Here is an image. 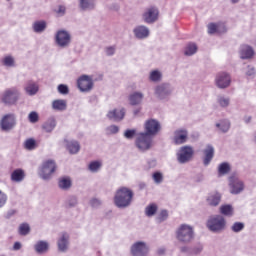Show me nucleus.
<instances>
[{
  "label": "nucleus",
  "mask_w": 256,
  "mask_h": 256,
  "mask_svg": "<svg viewBox=\"0 0 256 256\" xmlns=\"http://www.w3.org/2000/svg\"><path fill=\"white\" fill-rule=\"evenodd\" d=\"M72 185L73 182L69 176H63L58 179V187L62 191H69Z\"/></svg>",
  "instance_id": "nucleus-25"
},
{
  "label": "nucleus",
  "mask_w": 256,
  "mask_h": 256,
  "mask_svg": "<svg viewBox=\"0 0 256 256\" xmlns=\"http://www.w3.org/2000/svg\"><path fill=\"white\" fill-rule=\"evenodd\" d=\"M81 11H93L95 9V0H79Z\"/></svg>",
  "instance_id": "nucleus-30"
},
{
  "label": "nucleus",
  "mask_w": 256,
  "mask_h": 256,
  "mask_svg": "<svg viewBox=\"0 0 256 256\" xmlns=\"http://www.w3.org/2000/svg\"><path fill=\"white\" fill-rule=\"evenodd\" d=\"M52 109L54 111H66L67 110V100L57 99L52 102Z\"/></svg>",
  "instance_id": "nucleus-32"
},
{
  "label": "nucleus",
  "mask_w": 256,
  "mask_h": 256,
  "mask_svg": "<svg viewBox=\"0 0 256 256\" xmlns=\"http://www.w3.org/2000/svg\"><path fill=\"white\" fill-rule=\"evenodd\" d=\"M163 79V74L159 70H153L150 72L149 80L152 81V83H159Z\"/></svg>",
  "instance_id": "nucleus-41"
},
{
  "label": "nucleus",
  "mask_w": 256,
  "mask_h": 256,
  "mask_svg": "<svg viewBox=\"0 0 256 256\" xmlns=\"http://www.w3.org/2000/svg\"><path fill=\"white\" fill-rule=\"evenodd\" d=\"M206 227L212 233H221L225 231V227H227V220L221 214L212 215L206 222Z\"/></svg>",
  "instance_id": "nucleus-3"
},
{
  "label": "nucleus",
  "mask_w": 256,
  "mask_h": 256,
  "mask_svg": "<svg viewBox=\"0 0 256 256\" xmlns=\"http://www.w3.org/2000/svg\"><path fill=\"white\" fill-rule=\"evenodd\" d=\"M54 13H56L58 17H65V13H67V7L59 5L56 9H54Z\"/></svg>",
  "instance_id": "nucleus-54"
},
{
  "label": "nucleus",
  "mask_w": 256,
  "mask_h": 256,
  "mask_svg": "<svg viewBox=\"0 0 256 256\" xmlns=\"http://www.w3.org/2000/svg\"><path fill=\"white\" fill-rule=\"evenodd\" d=\"M142 19L145 23H155L159 19V9L157 7H149L142 15Z\"/></svg>",
  "instance_id": "nucleus-16"
},
{
  "label": "nucleus",
  "mask_w": 256,
  "mask_h": 256,
  "mask_svg": "<svg viewBox=\"0 0 256 256\" xmlns=\"http://www.w3.org/2000/svg\"><path fill=\"white\" fill-rule=\"evenodd\" d=\"M106 135H117L119 133V126L117 125H110L105 129Z\"/></svg>",
  "instance_id": "nucleus-51"
},
{
  "label": "nucleus",
  "mask_w": 256,
  "mask_h": 256,
  "mask_svg": "<svg viewBox=\"0 0 256 256\" xmlns=\"http://www.w3.org/2000/svg\"><path fill=\"white\" fill-rule=\"evenodd\" d=\"M217 103L223 109H227V107H229V105H231V98L219 95L217 97Z\"/></svg>",
  "instance_id": "nucleus-40"
},
{
  "label": "nucleus",
  "mask_w": 256,
  "mask_h": 256,
  "mask_svg": "<svg viewBox=\"0 0 256 256\" xmlns=\"http://www.w3.org/2000/svg\"><path fill=\"white\" fill-rule=\"evenodd\" d=\"M16 124L15 116L13 114H7L2 118L0 127L2 131H11Z\"/></svg>",
  "instance_id": "nucleus-18"
},
{
  "label": "nucleus",
  "mask_w": 256,
  "mask_h": 256,
  "mask_svg": "<svg viewBox=\"0 0 256 256\" xmlns=\"http://www.w3.org/2000/svg\"><path fill=\"white\" fill-rule=\"evenodd\" d=\"M18 233L22 237H27L31 233V226H29V223H22L18 227Z\"/></svg>",
  "instance_id": "nucleus-39"
},
{
  "label": "nucleus",
  "mask_w": 256,
  "mask_h": 256,
  "mask_svg": "<svg viewBox=\"0 0 256 256\" xmlns=\"http://www.w3.org/2000/svg\"><path fill=\"white\" fill-rule=\"evenodd\" d=\"M132 256H147L149 255V245L143 241L134 243L130 248Z\"/></svg>",
  "instance_id": "nucleus-13"
},
{
  "label": "nucleus",
  "mask_w": 256,
  "mask_h": 256,
  "mask_svg": "<svg viewBox=\"0 0 256 256\" xmlns=\"http://www.w3.org/2000/svg\"><path fill=\"white\" fill-rule=\"evenodd\" d=\"M133 190L127 187H120L114 195V205L118 209H127L133 203Z\"/></svg>",
  "instance_id": "nucleus-1"
},
{
  "label": "nucleus",
  "mask_w": 256,
  "mask_h": 256,
  "mask_svg": "<svg viewBox=\"0 0 256 256\" xmlns=\"http://www.w3.org/2000/svg\"><path fill=\"white\" fill-rule=\"evenodd\" d=\"M157 209H158L157 204H155V203L149 204L145 208L146 217H153L157 213Z\"/></svg>",
  "instance_id": "nucleus-42"
},
{
  "label": "nucleus",
  "mask_w": 256,
  "mask_h": 256,
  "mask_svg": "<svg viewBox=\"0 0 256 256\" xmlns=\"http://www.w3.org/2000/svg\"><path fill=\"white\" fill-rule=\"evenodd\" d=\"M123 135L125 139L131 141L137 137V129H126Z\"/></svg>",
  "instance_id": "nucleus-46"
},
{
  "label": "nucleus",
  "mask_w": 256,
  "mask_h": 256,
  "mask_svg": "<svg viewBox=\"0 0 256 256\" xmlns=\"http://www.w3.org/2000/svg\"><path fill=\"white\" fill-rule=\"evenodd\" d=\"M206 202L210 207H217L219 203H221V193L219 192H211L207 199Z\"/></svg>",
  "instance_id": "nucleus-23"
},
{
  "label": "nucleus",
  "mask_w": 256,
  "mask_h": 256,
  "mask_svg": "<svg viewBox=\"0 0 256 256\" xmlns=\"http://www.w3.org/2000/svg\"><path fill=\"white\" fill-rule=\"evenodd\" d=\"M197 49V44L191 42L188 45H186L184 55H186V57H191L195 55V53H197Z\"/></svg>",
  "instance_id": "nucleus-38"
},
{
  "label": "nucleus",
  "mask_w": 256,
  "mask_h": 256,
  "mask_svg": "<svg viewBox=\"0 0 256 256\" xmlns=\"http://www.w3.org/2000/svg\"><path fill=\"white\" fill-rule=\"evenodd\" d=\"M20 97L21 92H19V89L12 87L5 90L2 96V101L5 103V105H15V103L19 101Z\"/></svg>",
  "instance_id": "nucleus-11"
},
{
  "label": "nucleus",
  "mask_w": 256,
  "mask_h": 256,
  "mask_svg": "<svg viewBox=\"0 0 256 256\" xmlns=\"http://www.w3.org/2000/svg\"><path fill=\"white\" fill-rule=\"evenodd\" d=\"M203 153V165L207 167L210 165L211 161H213V157H215V148L213 147V145L208 144L206 145V148L203 150Z\"/></svg>",
  "instance_id": "nucleus-20"
},
{
  "label": "nucleus",
  "mask_w": 256,
  "mask_h": 256,
  "mask_svg": "<svg viewBox=\"0 0 256 256\" xmlns=\"http://www.w3.org/2000/svg\"><path fill=\"white\" fill-rule=\"evenodd\" d=\"M55 171H57V164L55 163V160H46L38 168V177H40L42 181H51Z\"/></svg>",
  "instance_id": "nucleus-4"
},
{
  "label": "nucleus",
  "mask_w": 256,
  "mask_h": 256,
  "mask_svg": "<svg viewBox=\"0 0 256 256\" xmlns=\"http://www.w3.org/2000/svg\"><path fill=\"white\" fill-rule=\"evenodd\" d=\"M4 67H15V58L13 56H5L2 60Z\"/></svg>",
  "instance_id": "nucleus-49"
},
{
  "label": "nucleus",
  "mask_w": 256,
  "mask_h": 256,
  "mask_svg": "<svg viewBox=\"0 0 256 256\" xmlns=\"http://www.w3.org/2000/svg\"><path fill=\"white\" fill-rule=\"evenodd\" d=\"M215 85L218 89H228L231 87V74L220 72L215 77Z\"/></svg>",
  "instance_id": "nucleus-12"
},
{
  "label": "nucleus",
  "mask_w": 256,
  "mask_h": 256,
  "mask_svg": "<svg viewBox=\"0 0 256 256\" xmlns=\"http://www.w3.org/2000/svg\"><path fill=\"white\" fill-rule=\"evenodd\" d=\"M34 251L38 255H43L49 251V243L47 241L40 240L34 245Z\"/></svg>",
  "instance_id": "nucleus-26"
},
{
  "label": "nucleus",
  "mask_w": 256,
  "mask_h": 256,
  "mask_svg": "<svg viewBox=\"0 0 256 256\" xmlns=\"http://www.w3.org/2000/svg\"><path fill=\"white\" fill-rule=\"evenodd\" d=\"M243 229H245V223L243 222H234L231 226V231H233V233H241Z\"/></svg>",
  "instance_id": "nucleus-48"
},
{
  "label": "nucleus",
  "mask_w": 256,
  "mask_h": 256,
  "mask_svg": "<svg viewBox=\"0 0 256 256\" xmlns=\"http://www.w3.org/2000/svg\"><path fill=\"white\" fill-rule=\"evenodd\" d=\"M66 147L71 155H77V152L81 150V145L77 140L67 141Z\"/></svg>",
  "instance_id": "nucleus-28"
},
{
  "label": "nucleus",
  "mask_w": 256,
  "mask_h": 256,
  "mask_svg": "<svg viewBox=\"0 0 256 256\" xmlns=\"http://www.w3.org/2000/svg\"><path fill=\"white\" fill-rule=\"evenodd\" d=\"M24 91L27 95L33 97V95H37V93H39V85L36 84L35 81L29 80L24 87Z\"/></svg>",
  "instance_id": "nucleus-22"
},
{
  "label": "nucleus",
  "mask_w": 256,
  "mask_h": 256,
  "mask_svg": "<svg viewBox=\"0 0 256 256\" xmlns=\"http://www.w3.org/2000/svg\"><path fill=\"white\" fill-rule=\"evenodd\" d=\"M143 93L141 92H134L129 96L130 105H140V103L143 101Z\"/></svg>",
  "instance_id": "nucleus-34"
},
{
  "label": "nucleus",
  "mask_w": 256,
  "mask_h": 256,
  "mask_svg": "<svg viewBox=\"0 0 256 256\" xmlns=\"http://www.w3.org/2000/svg\"><path fill=\"white\" fill-rule=\"evenodd\" d=\"M152 179L155 185H161L165 178L163 177V173H161L160 171H156L152 174Z\"/></svg>",
  "instance_id": "nucleus-44"
},
{
  "label": "nucleus",
  "mask_w": 256,
  "mask_h": 256,
  "mask_svg": "<svg viewBox=\"0 0 256 256\" xmlns=\"http://www.w3.org/2000/svg\"><path fill=\"white\" fill-rule=\"evenodd\" d=\"M55 127H57V120H55V117L48 118L42 125V129L46 131V133H51Z\"/></svg>",
  "instance_id": "nucleus-29"
},
{
  "label": "nucleus",
  "mask_w": 256,
  "mask_h": 256,
  "mask_svg": "<svg viewBox=\"0 0 256 256\" xmlns=\"http://www.w3.org/2000/svg\"><path fill=\"white\" fill-rule=\"evenodd\" d=\"M136 39H147L149 37V28L144 25L137 26L133 29Z\"/></svg>",
  "instance_id": "nucleus-21"
},
{
  "label": "nucleus",
  "mask_w": 256,
  "mask_h": 256,
  "mask_svg": "<svg viewBox=\"0 0 256 256\" xmlns=\"http://www.w3.org/2000/svg\"><path fill=\"white\" fill-rule=\"evenodd\" d=\"M176 238L180 243L188 245L195 239V230L193 226L188 224H181L176 230Z\"/></svg>",
  "instance_id": "nucleus-2"
},
{
  "label": "nucleus",
  "mask_w": 256,
  "mask_h": 256,
  "mask_svg": "<svg viewBox=\"0 0 256 256\" xmlns=\"http://www.w3.org/2000/svg\"><path fill=\"white\" fill-rule=\"evenodd\" d=\"M189 137V132L187 129H177L174 131V136L172 141L174 145H183Z\"/></svg>",
  "instance_id": "nucleus-17"
},
{
  "label": "nucleus",
  "mask_w": 256,
  "mask_h": 256,
  "mask_svg": "<svg viewBox=\"0 0 256 256\" xmlns=\"http://www.w3.org/2000/svg\"><path fill=\"white\" fill-rule=\"evenodd\" d=\"M102 167H103V163L99 160H95L89 163L88 171H90V173H99Z\"/></svg>",
  "instance_id": "nucleus-37"
},
{
  "label": "nucleus",
  "mask_w": 256,
  "mask_h": 256,
  "mask_svg": "<svg viewBox=\"0 0 256 256\" xmlns=\"http://www.w3.org/2000/svg\"><path fill=\"white\" fill-rule=\"evenodd\" d=\"M161 131V122L157 119L150 118L144 123V133L150 137H156Z\"/></svg>",
  "instance_id": "nucleus-8"
},
{
  "label": "nucleus",
  "mask_w": 256,
  "mask_h": 256,
  "mask_svg": "<svg viewBox=\"0 0 256 256\" xmlns=\"http://www.w3.org/2000/svg\"><path fill=\"white\" fill-rule=\"evenodd\" d=\"M55 44L60 49H67L71 45V33L67 30H58L55 34Z\"/></svg>",
  "instance_id": "nucleus-7"
},
{
  "label": "nucleus",
  "mask_w": 256,
  "mask_h": 256,
  "mask_svg": "<svg viewBox=\"0 0 256 256\" xmlns=\"http://www.w3.org/2000/svg\"><path fill=\"white\" fill-rule=\"evenodd\" d=\"M227 31V28L223 25H218L215 23L208 24V33L209 35H215V33H225Z\"/></svg>",
  "instance_id": "nucleus-27"
},
{
  "label": "nucleus",
  "mask_w": 256,
  "mask_h": 256,
  "mask_svg": "<svg viewBox=\"0 0 256 256\" xmlns=\"http://www.w3.org/2000/svg\"><path fill=\"white\" fill-rule=\"evenodd\" d=\"M231 171V166L227 162H223L218 166L219 175H227Z\"/></svg>",
  "instance_id": "nucleus-43"
},
{
  "label": "nucleus",
  "mask_w": 256,
  "mask_h": 256,
  "mask_svg": "<svg viewBox=\"0 0 256 256\" xmlns=\"http://www.w3.org/2000/svg\"><path fill=\"white\" fill-rule=\"evenodd\" d=\"M127 113V110L125 108H120V109H112L109 110L108 113L106 114L107 119L109 121H114V123H119L125 119V115Z\"/></svg>",
  "instance_id": "nucleus-15"
},
{
  "label": "nucleus",
  "mask_w": 256,
  "mask_h": 256,
  "mask_svg": "<svg viewBox=\"0 0 256 256\" xmlns=\"http://www.w3.org/2000/svg\"><path fill=\"white\" fill-rule=\"evenodd\" d=\"M229 187H230V193L232 195H239V193H243L245 190V184L243 183V180L239 178V175L232 174L229 178Z\"/></svg>",
  "instance_id": "nucleus-9"
},
{
  "label": "nucleus",
  "mask_w": 256,
  "mask_h": 256,
  "mask_svg": "<svg viewBox=\"0 0 256 256\" xmlns=\"http://www.w3.org/2000/svg\"><path fill=\"white\" fill-rule=\"evenodd\" d=\"M57 89L60 95H69V86H67L66 84H59Z\"/></svg>",
  "instance_id": "nucleus-55"
},
{
  "label": "nucleus",
  "mask_w": 256,
  "mask_h": 256,
  "mask_svg": "<svg viewBox=\"0 0 256 256\" xmlns=\"http://www.w3.org/2000/svg\"><path fill=\"white\" fill-rule=\"evenodd\" d=\"M169 217V212H167V210H162L157 218H156V221H158V223H163V221H167Z\"/></svg>",
  "instance_id": "nucleus-53"
},
{
  "label": "nucleus",
  "mask_w": 256,
  "mask_h": 256,
  "mask_svg": "<svg viewBox=\"0 0 256 256\" xmlns=\"http://www.w3.org/2000/svg\"><path fill=\"white\" fill-rule=\"evenodd\" d=\"M34 33H44L47 29V22L45 20H38L32 24Z\"/></svg>",
  "instance_id": "nucleus-31"
},
{
  "label": "nucleus",
  "mask_w": 256,
  "mask_h": 256,
  "mask_svg": "<svg viewBox=\"0 0 256 256\" xmlns=\"http://www.w3.org/2000/svg\"><path fill=\"white\" fill-rule=\"evenodd\" d=\"M7 203V194L0 190V209Z\"/></svg>",
  "instance_id": "nucleus-57"
},
{
  "label": "nucleus",
  "mask_w": 256,
  "mask_h": 256,
  "mask_svg": "<svg viewBox=\"0 0 256 256\" xmlns=\"http://www.w3.org/2000/svg\"><path fill=\"white\" fill-rule=\"evenodd\" d=\"M36 147L37 142L33 138L27 139L24 143V148L27 149V151H33Z\"/></svg>",
  "instance_id": "nucleus-45"
},
{
  "label": "nucleus",
  "mask_w": 256,
  "mask_h": 256,
  "mask_svg": "<svg viewBox=\"0 0 256 256\" xmlns=\"http://www.w3.org/2000/svg\"><path fill=\"white\" fill-rule=\"evenodd\" d=\"M255 73H256L255 67L248 66V70H247V72H246V75H247L248 77H253V76H255Z\"/></svg>",
  "instance_id": "nucleus-60"
},
{
  "label": "nucleus",
  "mask_w": 256,
  "mask_h": 256,
  "mask_svg": "<svg viewBox=\"0 0 256 256\" xmlns=\"http://www.w3.org/2000/svg\"><path fill=\"white\" fill-rule=\"evenodd\" d=\"M193 147L191 146H182L176 153L177 161L180 165H185L193 159L194 155Z\"/></svg>",
  "instance_id": "nucleus-10"
},
{
  "label": "nucleus",
  "mask_w": 256,
  "mask_h": 256,
  "mask_svg": "<svg viewBox=\"0 0 256 256\" xmlns=\"http://www.w3.org/2000/svg\"><path fill=\"white\" fill-rule=\"evenodd\" d=\"M240 58L242 59H252L253 55H255V51L253 50V47L249 45H242L240 47Z\"/></svg>",
  "instance_id": "nucleus-24"
},
{
  "label": "nucleus",
  "mask_w": 256,
  "mask_h": 256,
  "mask_svg": "<svg viewBox=\"0 0 256 256\" xmlns=\"http://www.w3.org/2000/svg\"><path fill=\"white\" fill-rule=\"evenodd\" d=\"M77 87L81 93H89L93 89V79L89 75H82L77 80Z\"/></svg>",
  "instance_id": "nucleus-14"
},
{
  "label": "nucleus",
  "mask_w": 256,
  "mask_h": 256,
  "mask_svg": "<svg viewBox=\"0 0 256 256\" xmlns=\"http://www.w3.org/2000/svg\"><path fill=\"white\" fill-rule=\"evenodd\" d=\"M173 91V85L167 82L158 84L154 87V95L159 101H169L171 95H173Z\"/></svg>",
  "instance_id": "nucleus-5"
},
{
  "label": "nucleus",
  "mask_w": 256,
  "mask_h": 256,
  "mask_svg": "<svg viewBox=\"0 0 256 256\" xmlns=\"http://www.w3.org/2000/svg\"><path fill=\"white\" fill-rule=\"evenodd\" d=\"M181 253H186L187 255H191V247L182 246L180 247Z\"/></svg>",
  "instance_id": "nucleus-61"
},
{
  "label": "nucleus",
  "mask_w": 256,
  "mask_h": 256,
  "mask_svg": "<svg viewBox=\"0 0 256 256\" xmlns=\"http://www.w3.org/2000/svg\"><path fill=\"white\" fill-rule=\"evenodd\" d=\"M28 121L30 123H37L39 121V114L35 111H32L28 115Z\"/></svg>",
  "instance_id": "nucleus-56"
},
{
  "label": "nucleus",
  "mask_w": 256,
  "mask_h": 256,
  "mask_svg": "<svg viewBox=\"0 0 256 256\" xmlns=\"http://www.w3.org/2000/svg\"><path fill=\"white\" fill-rule=\"evenodd\" d=\"M89 205H90V207H92V209H99V207H101V205H103V200H101L100 198H97V197H93L90 199Z\"/></svg>",
  "instance_id": "nucleus-47"
},
{
  "label": "nucleus",
  "mask_w": 256,
  "mask_h": 256,
  "mask_svg": "<svg viewBox=\"0 0 256 256\" xmlns=\"http://www.w3.org/2000/svg\"><path fill=\"white\" fill-rule=\"evenodd\" d=\"M57 247L60 253H67L69 250V234L67 232L60 234L57 240Z\"/></svg>",
  "instance_id": "nucleus-19"
},
{
  "label": "nucleus",
  "mask_w": 256,
  "mask_h": 256,
  "mask_svg": "<svg viewBox=\"0 0 256 256\" xmlns=\"http://www.w3.org/2000/svg\"><path fill=\"white\" fill-rule=\"evenodd\" d=\"M141 113V108H135L134 110H133V115H134V117H137V115H139Z\"/></svg>",
  "instance_id": "nucleus-63"
},
{
  "label": "nucleus",
  "mask_w": 256,
  "mask_h": 256,
  "mask_svg": "<svg viewBox=\"0 0 256 256\" xmlns=\"http://www.w3.org/2000/svg\"><path fill=\"white\" fill-rule=\"evenodd\" d=\"M216 127L221 131V133H228L231 129V122L227 119L220 120L216 123Z\"/></svg>",
  "instance_id": "nucleus-35"
},
{
  "label": "nucleus",
  "mask_w": 256,
  "mask_h": 256,
  "mask_svg": "<svg viewBox=\"0 0 256 256\" xmlns=\"http://www.w3.org/2000/svg\"><path fill=\"white\" fill-rule=\"evenodd\" d=\"M251 119H252L251 116H245L243 120L245 123L249 124V123H251Z\"/></svg>",
  "instance_id": "nucleus-64"
},
{
  "label": "nucleus",
  "mask_w": 256,
  "mask_h": 256,
  "mask_svg": "<svg viewBox=\"0 0 256 256\" xmlns=\"http://www.w3.org/2000/svg\"><path fill=\"white\" fill-rule=\"evenodd\" d=\"M77 203H78L77 196H70L66 200V207L68 209H71L73 207H77Z\"/></svg>",
  "instance_id": "nucleus-50"
},
{
  "label": "nucleus",
  "mask_w": 256,
  "mask_h": 256,
  "mask_svg": "<svg viewBox=\"0 0 256 256\" xmlns=\"http://www.w3.org/2000/svg\"><path fill=\"white\" fill-rule=\"evenodd\" d=\"M21 247H23L21 245V242H15L14 245H13V250L14 251H19V250H21Z\"/></svg>",
  "instance_id": "nucleus-62"
},
{
  "label": "nucleus",
  "mask_w": 256,
  "mask_h": 256,
  "mask_svg": "<svg viewBox=\"0 0 256 256\" xmlns=\"http://www.w3.org/2000/svg\"><path fill=\"white\" fill-rule=\"evenodd\" d=\"M134 144L140 153H146L153 147V137L145 132H140L137 134Z\"/></svg>",
  "instance_id": "nucleus-6"
},
{
  "label": "nucleus",
  "mask_w": 256,
  "mask_h": 256,
  "mask_svg": "<svg viewBox=\"0 0 256 256\" xmlns=\"http://www.w3.org/2000/svg\"><path fill=\"white\" fill-rule=\"evenodd\" d=\"M17 215V210L15 209H10L6 212V214L4 215V219H12V217H15Z\"/></svg>",
  "instance_id": "nucleus-58"
},
{
  "label": "nucleus",
  "mask_w": 256,
  "mask_h": 256,
  "mask_svg": "<svg viewBox=\"0 0 256 256\" xmlns=\"http://www.w3.org/2000/svg\"><path fill=\"white\" fill-rule=\"evenodd\" d=\"M105 53L108 57L115 55V47L109 46L105 49Z\"/></svg>",
  "instance_id": "nucleus-59"
},
{
  "label": "nucleus",
  "mask_w": 256,
  "mask_h": 256,
  "mask_svg": "<svg viewBox=\"0 0 256 256\" xmlns=\"http://www.w3.org/2000/svg\"><path fill=\"white\" fill-rule=\"evenodd\" d=\"M220 213L225 217H233V215H235V209L233 208V205L225 204L220 206Z\"/></svg>",
  "instance_id": "nucleus-33"
},
{
  "label": "nucleus",
  "mask_w": 256,
  "mask_h": 256,
  "mask_svg": "<svg viewBox=\"0 0 256 256\" xmlns=\"http://www.w3.org/2000/svg\"><path fill=\"white\" fill-rule=\"evenodd\" d=\"M203 253V245L197 244L190 248V255H201Z\"/></svg>",
  "instance_id": "nucleus-52"
},
{
  "label": "nucleus",
  "mask_w": 256,
  "mask_h": 256,
  "mask_svg": "<svg viewBox=\"0 0 256 256\" xmlns=\"http://www.w3.org/2000/svg\"><path fill=\"white\" fill-rule=\"evenodd\" d=\"M11 179L15 183H21V181L25 179V172L23 171V169H16L12 172Z\"/></svg>",
  "instance_id": "nucleus-36"
}]
</instances>
